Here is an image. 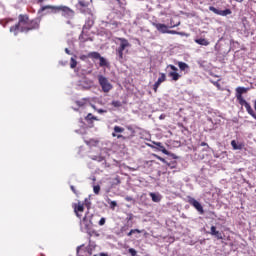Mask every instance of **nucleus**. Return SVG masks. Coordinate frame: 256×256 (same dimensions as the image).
Here are the masks:
<instances>
[{
    "label": "nucleus",
    "instance_id": "1",
    "mask_svg": "<svg viewBox=\"0 0 256 256\" xmlns=\"http://www.w3.org/2000/svg\"><path fill=\"white\" fill-rule=\"evenodd\" d=\"M18 19V24L10 28V33H14V35H17L19 31L21 33H28V31L39 29V25L41 23V19L36 18L30 21L29 16L23 14H20Z\"/></svg>",
    "mask_w": 256,
    "mask_h": 256
},
{
    "label": "nucleus",
    "instance_id": "2",
    "mask_svg": "<svg viewBox=\"0 0 256 256\" xmlns=\"http://www.w3.org/2000/svg\"><path fill=\"white\" fill-rule=\"evenodd\" d=\"M93 227V214H89V211L86 212L82 220H80V229L86 233H91Z\"/></svg>",
    "mask_w": 256,
    "mask_h": 256
},
{
    "label": "nucleus",
    "instance_id": "3",
    "mask_svg": "<svg viewBox=\"0 0 256 256\" xmlns=\"http://www.w3.org/2000/svg\"><path fill=\"white\" fill-rule=\"evenodd\" d=\"M60 11H65V6L46 5L42 6L38 13H44V15H51L52 13H60Z\"/></svg>",
    "mask_w": 256,
    "mask_h": 256
},
{
    "label": "nucleus",
    "instance_id": "4",
    "mask_svg": "<svg viewBox=\"0 0 256 256\" xmlns=\"http://www.w3.org/2000/svg\"><path fill=\"white\" fill-rule=\"evenodd\" d=\"M237 100L239 101V104L242 107H245L248 115H251V117H253V119L256 120V113L255 110H253V108L251 107V104H249V102H247L246 100L243 99V96H236Z\"/></svg>",
    "mask_w": 256,
    "mask_h": 256
},
{
    "label": "nucleus",
    "instance_id": "5",
    "mask_svg": "<svg viewBox=\"0 0 256 256\" xmlns=\"http://www.w3.org/2000/svg\"><path fill=\"white\" fill-rule=\"evenodd\" d=\"M98 81H99V85L102 87V91H104V93H109L113 89V85H111V83H109V80L107 79V77H105L103 75H99Z\"/></svg>",
    "mask_w": 256,
    "mask_h": 256
},
{
    "label": "nucleus",
    "instance_id": "6",
    "mask_svg": "<svg viewBox=\"0 0 256 256\" xmlns=\"http://www.w3.org/2000/svg\"><path fill=\"white\" fill-rule=\"evenodd\" d=\"M79 9L80 12L86 14V15H91L93 17V10H91L89 7V2H86L85 0H79L78 1Z\"/></svg>",
    "mask_w": 256,
    "mask_h": 256
},
{
    "label": "nucleus",
    "instance_id": "7",
    "mask_svg": "<svg viewBox=\"0 0 256 256\" xmlns=\"http://www.w3.org/2000/svg\"><path fill=\"white\" fill-rule=\"evenodd\" d=\"M167 69L172 70L171 72L168 73V77H171L172 81H179V79H181V76L179 75V73H177V71H179V69H177V67H175V65L169 64L167 66Z\"/></svg>",
    "mask_w": 256,
    "mask_h": 256
},
{
    "label": "nucleus",
    "instance_id": "8",
    "mask_svg": "<svg viewBox=\"0 0 256 256\" xmlns=\"http://www.w3.org/2000/svg\"><path fill=\"white\" fill-rule=\"evenodd\" d=\"M188 203L190 205H193L194 208L198 211V213H200V215H203V213H205V210H203V206L195 198L188 197Z\"/></svg>",
    "mask_w": 256,
    "mask_h": 256
},
{
    "label": "nucleus",
    "instance_id": "9",
    "mask_svg": "<svg viewBox=\"0 0 256 256\" xmlns=\"http://www.w3.org/2000/svg\"><path fill=\"white\" fill-rule=\"evenodd\" d=\"M83 211H85V206H83L81 202H78L77 204H75L74 212L78 217V219H81V217H83Z\"/></svg>",
    "mask_w": 256,
    "mask_h": 256
},
{
    "label": "nucleus",
    "instance_id": "10",
    "mask_svg": "<svg viewBox=\"0 0 256 256\" xmlns=\"http://www.w3.org/2000/svg\"><path fill=\"white\" fill-rule=\"evenodd\" d=\"M153 27H155L157 29V31H159V33L165 34L168 33L169 31V26L165 25V24H161V23H152Z\"/></svg>",
    "mask_w": 256,
    "mask_h": 256
},
{
    "label": "nucleus",
    "instance_id": "11",
    "mask_svg": "<svg viewBox=\"0 0 256 256\" xmlns=\"http://www.w3.org/2000/svg\"><path fill=\"white\" fill-rule=\"evenodd\" d=\"M118 41H120L119 47L116 49V51H122L124 52L127 47H130L131 44H129V40L125 38H118Z\"/></svg>",
    "mask_w": 256,
    "mask_h": 256
},
{
    "label": "nucleus",
    "instance_id": "12",
    "mask_svg": "<svg viewBox=\"0 0 256 256\" xmlns=\"http://www.w3.org/2000/svg\"><path fill=\"white\" fill-rule=\"evenodd\" d=\"M166 79H167V76H165V73H161V76L158 78V80L153 85V89H154L155 93H157L159 86L161 85V83H164V81H166Z\"/></svg>",
    "mask_w": 256,
    "mask_h": 256
},
{
    "label": "nucleus",
    "instance_id": "13",
    "mask_svg": "<svg viewBox=\"0 0 256 256\" xmlns=\"http://www.w3.org/2000/svg\"><path fill=\"white\" fill-rule=\"evenodd\" d=\"M210 235H212L213 237H216V239H223V234H221V232L217 231V227H215V226H211Z\"/></svg>",
    "mask_w": 256,
    "mask_h": 256
},
{
    "label": "nucleus",
    "instance_id": "14",
    "mask_svg": "<svg viewBox=\"0 0 256 256\" xmlns=\"http://www.w3.org/2000/svg\"><path fill=\"white\" fill-rule=\"evenodd\" d=\"M91 85H93V82L87 78H83L80 81V87H82L83 89H89L91 88Z\"/></svg>",
    "mask_w": 256,
    "mask_h": 256
},
{
    "label": "nucleus",
    "instance_id": "15",
    "mask_svg": "<svg viewBox=\"0 0 256 256\" xmlns=\"http://www.w3.org/2000/svg\"><path fill=\"white\" fill-rule=\"evenodd\" d=\"M180 71H184L185 73H189V64L185 62H178L177 63Z\"/></svg>",
    "mask_w": 256,
    "mask_h": 256
},
{
    "label": "nucleus",
    "instance_id": "16",
    "mask_svg": "<svg viewBox=\"0 0 256 256\" xmlns=\"http://www.w3.org/2000/svg\"><path fill=\"white\" fill-rule=\"evenodd\" d=\"M249 88L246 87H237L236 88V97H243V93H247Z\"/></svg>",
    "mask_w": 256,
    "mask_h": 256
},
{
    "label": "nucleus",
    "instance_id": "17",
    "mask_svg": "<svg viewBox=\"0 0 256 256\" xmlns=\"http://www.w3.org/2000/svg\"><path fill=\"white\" fill-rule=\"evenodd\" d=\"M93 20L92 19H89L85 25L83 26V30H82V35L83 33H85V31H89V29H91V27H93Z\"/></svg>",
    "mask_w": 256,
    "mask_h": 256
},
{
    "label": "nucleus",
    "instance_id": "18",
    "mask_svg": "<svg viewBox=\"0 0 256 256\" xmlns=\"http://www.w3.org/2000/svg\"><path fill=\"white\" fill-rule=\"evenodd\" d=\"M155 146L159 147V150L162 151L164 153V155H171V153L169 151H167V149H165V146H163V144H161V142H156Z\"/></svg>",
    "mask_w": 256,
    "mask_h": 256
},
{
    "label": "nucleus",
    "instance_id": "19",
    "mask_svg": "<svg viewBox=\"0 0 256 256\" xmlns=\"http://www.w3.org/2000/svg\"><path fill=\"white\" fill-rule=\"evenodd\" d=\"M194 41H195V43H197L198 45H202V46H204V47H207V46L209 45L208 40L205 39V38L195 39Z\"/></svg>",
    "mask_w": 256,
    "mask_h": 256
},
{
    "label": "nucleus",
    "instance_id": "20",
    "mask_svg": "<svg viewBox=\"0 0 256 256\" xmlns=\"http://www.w3.org/2000/svg\"><path fill=\"white\" fill-rule=\"evenodd\" d=\"M95 247H97V245H95V243H89V245L86 247V251L89 255H93V251H95Z\"/></svg>",
    "mask_w": 256,
    "mask_h": 256
},
{
    "label": "nucleus",
    "instance_id": "21",
    "mask_svg": "<svg viewBox=\"0 0 256 256\" xmlns=\"http://www.w3.org/2000/svg\"><path fill=\"white\" fill-rule=\"evenodd\" d=\"M150 197L154 203H159L161 201V195L151 192Z\"/></svg>",
    "mask_w": 256,
    "mask_h": 256
},
{
    "label": "nucleus",
    "instance_id": "22",
    "mask_svg": "<svg viewBox=\"0 0 256 256\" xmlns=\"http://www.w3.org/2000/svg\"><path fill=\"white\" fill-rule=\"evenodd\" d=\"M231 145H232V148L234 149V151H239V150L243 149V146L241 144H237V141H235V140L231 141Z\"/></svg>",
    "mask_w": 256,
    "mask_h": 256
},
{
    "label": "nucleus",
    "instance_id": "23",
    "mask_svg": "<svg viewBox=\"0 0 256 256\" xmlns=\"http://www.w3.org/2000/svg\"><path fill=\"white\" fill-rule=\"evenodd\" d=\"M77 67V56H72L70 58V68L75 69Z\"/></svg>",
    "mask_w": 256,
    "mask_h": 256
},
{
    "label": "nucleus",
    "instance_id": "24",
    "mask_svg": "<svg viewBox=\"0 0 256 256\" xmlns=\"http://www.w3.org/2000/svg\"><path fill=\"white\" fill-rule=\"evenodd\" d=\"M231 9L219 10L218 15L221 17H227V15H231Z\"/></svg>",
    "mask_w": 256,
    "mask_h": 256
},
{
    "label": "nucleus",
    "instance_id": "25",
    "mask_svg": "<svg viewBox=\"0 0 256 256\" xmlns=\"http://www.w3.org/2000/svg\"><path fill=\"white\" fill-rule=\"evenodd\" d=\"M88 57H90L91 59H100L101 54H99V52H90L88 54Z\"/></svg>",
    "mask_w": 256,
    "mask_h": 256
},
{
    "label": "nucleus",
    "instance_id": "26",
    "mask_svg": "<svg viewBox=\"0 0 256 256\" xmlns=\"http://www.w3.org/2000/svg\"><path fill=\"white\" fill-rule=\"evenodd\" d=\"M158 159H159V161H161L162 163H165L168 167H170V169H175V164L174 163L171 164V163L167 162L165 160V158L158 157Z\"/></svg>",
    "mask_w": 256,
    "mask_h": 256
},
{
    "label": "nucleus",
    "instance_id": "27",
    "mask_svg": "<svg viewBox=\"0 0 256 256\" xmlns=\"http://www.w3.org/2000/svg\"><path fill=\"white\" fill-rule=\"evenodd\" d=\"M65 15L68 17H74L75 12L73 10H70L69 7H65Z\"/></svg>",
    "mask_w": 256,
    "mask_h": 256
},
{
    "label": "nucleus",
    "instance_id": "28",
    "mask_svg": "<svg viewBox=\"0 0 256 256\" xmlns=\"http://www.w3.org/2000/svg\"><path fill=\"white\" fill-rule=\"evenodd\" d=\"M100 63L99 66L100 67H107V60L105 58H103V56H100V58H98Z\"/></svg>",
    "mask_w": 256,
    "mask_h": 256
},
{
    "label": "nucleus",
    "instance_id": "29",
    "mask_svg": "<svg viewBox=\"0 0 256 256\" xmlns=\"http://www.w3.org/2000/svg\"><path fill=\"white\" fill-rule=\"evenodd\" d=\"M85 119H86L87 121H99V119H97V117L93 116V114H91V113H89V114L85 117Z\"/></svg>",
    "mask_w": 256,
    "mask_h": 256
},
{
    "label": "nucleus",
    "instance_id": "30",
    "mask_svg": "<svg viewBox=\"0 0 256 256\" xmlns=\"http://www.w3.org/2000/svg\"><path fill=\"white\" fill-rule=\"evenodd\" d=\"M116 55L118 57V61H123V51L116 50Z\"/></svg>",
    "mask_w": 256,
    "mask_h": 256
},
{
    "label": "nucleus",
    "instance_id": "31",
    "mask_svg": "<svg viewBox=\"0 0 256 256\" xmlns=\"http://www.w3.org/2000/svg\"><path fill=\"white\" fill-rule=\"evenodd\" d=\"M123 131H125V128L120 127V126H115L114 127V132L115 133H123Z\"/></svg>",
    "mask_w": 256,
    "mask_h": 256
},
{
    "label": "nucleus",
    "instance_id": "32",
    "mask_svg": "<svg viewBox=\"0 0 256 256\" xmlns=\"http://www.w3.org/2000/svg\"><path fill=\"white\" fill-rule=\"evenodd\" d=\"M111 104L113 105V107H121L123 105L119 100H114Z\"/></svg>",
    "mask_w": 256,
    "mask_h": 256
},
{
    "label": "nucleus",
    "instance_id": "33",
    "mask_svg": "<svg viewBox=\"0 0 256 256\" xmlns=\"http://www.w3.org/2000/svg\"><path fill=\"white\" fill-rule=\"evenodd\" d=\"M100 191H101V186L96 185L93 187V192L95 193V195H99Z\"/></svg>",
    "mask_w": 256,
    "mask_h": 256
},
{
    "label": "nucleus",
    "instance_id": "34",
    "mask_svg": "<svg viewBox=\"0 0 256 256\" xmlns=\"http://www.w3.org/2000/svg\"><path fill=\"white\" fill-rule=\"evenodd\" d=\"M84 203H85V205H86V207H87V209H88V211H89V209H91V199L86 198V199L84 200Z\"/></svg>",
    "mask_w": 256,
    "mask_h": 256
},
{
    "label": "nucleus",
    "instance_id": "35",
    "mask_svg": "<svg viewBox=\"0 0 256 256\" xmlns=\"http://www.w3.org/2000/svg\"><path fill=\"white\" fill-rule=\"evenodd\" d=\"M209 11H212V13H215V15H219L220 10L215 8L214 6H210Z\"/></svg>",
    "mask_w": 256,
    "mask_h": 256
},
{
    "label": "nucleus",
    "instance_id": "36",
    "mask_svg": "<svg viewBox=\"0 0 256 256\" xmlns=\"http://www.w3.org/2000/svg\"><path fill=\"white\" fill-rule=\"evenodd\" d=\"M134 233H141V230L139 229H132L130 230V232H128V237H131V235H133Z\"/></svg>",
    "mask_w": 256,
    "mask_h": 256
},
{
    "label": "nucleus",
    "instance_id": "37",
    "mask_svg": "<svg viewBox=\"0 0 256 256\" xmlns=\"http://www.w3.org/2000/svg\"><path fill=\"white\" fill-rule=\"evenodd\" d=\"M128 253H130V255H132V256H137V250H135L134 248H130L128 250Z\"/></svg>",
    "mask_w": 256,
    "mask_h": 256
},
{
    "label": "nucleus",
    "instance_id": "38",
    "mask_svg": "<svg viewBox=\"0 0 256 256\" xmlns=\"http://www.w3.org/2000/svg\"><path fill=\"white\" fill-rule=\"evenodd\" d=\"M167 33H168L169 35H181L180 32H177V31H175V30H168Z\"/></svg>",
    "mask_w": 256,
    "mask_h": 256
},
{
    "label": "nucleus",
    "instance_id": "39",
    "mask_svg": "<svg viewBox=\"0 0 256 256\" xmlns=\"http://www.w3.org/2000/svg\"><path fill=\"white\" fill-rule=\"evenodd\" d=\"M110 207H111V209H114L115 207H117V201H111Z\"/></svg>",
    "mask_w": 256,
    "mask_h": 256
},
{
    "label": "nucleus",
    "instance_id": "40",
    "mask_svg": "<svg viewBox=\"0 0 256 256\" xmlns=\"http://www.w3.org/2000/svg\"><path fill=\"white\" fill-rule=\"evenodd\" d=\"M105 221H106L105 218H101V219H100V221H99L100 227H103V225H105Z\"/></svg>",
    "mask_w": 256,
    "mask_h": 256
},
{
    "label": "nucleus",
    "instance_id": "41",
    "mask_svg": "<svg viewBox=\"0 0 256 256\" xmlns=\"http://www.w3.org/2000/svg\"><path fill=\"white\" fill-rule=\"evenodd\" d=\"M125 201H133V203H135V200L131 196H126Z\"/></svg>",
    "mask_w": 256,
    "mask_h": 256
},
{
    "label": "nucleus",
    "instance_id": "42",
    "mask_svg": "<svg viewBox=\"0 0 256 256\" xmlns=\"http://www.w3.org/2000/svg\"><path fill=\"white\" fill-rule=\"evenodd\" d=\"M201 147H207V149H209V144H207L206 142H201Z\"/></svg>",
    "mask_w": 256,
    "mask_h": 256
},
{
    "label": "nucleus",
    "instance_id": "43",
    "mask_svg": "<svg viewBox=\"0 0 256 256\" xmlns=\"http://www.w3.org/2000/svg\"><path fill=\"white\" fill-rule=\"evenodd\" d=\"M70 189H71V191H73V193L75 194V195H77V190L75 189V186H70Z\"/></svg>",
    "mask_w": 256,
    "mask_h": 256
},
{
    "label": "nucleus",
    "instance_id": "44",
    "mask_svg": "<svg viewBox=\"0 0 256 256\" xmlns=\"http://www.w3.org/2000/svg\"><path fill=\"white\" fill-rule=\"evenodd\" d=\"M126 220L132 221L133 220V214H128Z\"/></svg>",
    "mask_w": 256,
    "mask_h": 256
},
{
    "label": "nucleus",
    "instance_id": "45",
    "mask_svg": "<svg viewBox=\"0 0 256 256\" xmlns=\"http://www.w3.org/2000/svg\"><path fill=\"white\" fill-rule=\"evenodd\" d=\"M76 103H77V105H78L79 107H83V105H84V103L81 102V101H77Z\"/></svg>",
    "mask_w": 256,
    "mask_h": 256
},
{
    "label": "nucleus",
    "instance_id": "46",
    "mask_svg": "<svg viewBox=\"0 0 256 256\" xmlns=\"http://www.w3.org/2000/svg\"><path fill=\"white\" fill-rule=\"evenodd\" d=\"M97 111H98V113H100V114H101V113H107V110H103V109H98Z\"/></svg>",
    "mask_w": 256,
    "mask_h": 256
},
{
    "label": "nucleus",
    "instance_id": "47",
    "mask_svg": "<svg viewBox=\"0 0 256 256\" xmlns=\"http://www.w3.org/2000/svg\"><path fill=\"white\" fill-rule=\"evenodd\" d=\"M116 137H117V139H125V136H123L121 134L117 135Z\"/></svg>",
    "mask_w": 256,
    "mask_h": 256
},
{
    "label": "nucleus",
    "instance_id": "48",
    "mask_svg": "<svg viewBox=\"0 0 256 256\" xmlns=\"http://www.w3.org/2000/svg\"><path fill=\"white\" fill-rule=\"evenodd\" d=\"M115 181H116V183L119 185V183H121V180L119 179V176H117L116 178H115Z\"/></svg>",
    "mask_w": 256,
    "mask_h": 256
},
{
    "label": "nucleus",
    "instance_id": "49",
    "mask_svg": "<svg viewBox=\"0 0 256 256\" xmlns=\"http://www.w3.org/2000/svg\"><path fill=\"white\" fill-rule=\"evenodd\" d=\"M159 119H160V120L165 119V114L160 115V116H159Z\"/></svg>",
    "mask_w": 256,
    "mask_h": 256
},
{
    "label": "nucleus",
    "instance_id": "50",
    "mask_svg": "<svg viewBox=\"0 0 256 256\" xmlns=\"http://www.w3.org/2000/svg\"><path fill=\"white\" fill-rule=\"evenodd\" d=\"M180 23L176 24V25H172L170 26V29H173V27H179Z\"/></svg>",
    "mask_w": 256,
    "mask_h": 256
},
{
    "label": "nucleus",
    "instance_id": "51",
    "mask_svg": "<svg viewBox=\"0 0 256 256\" xmlns=\"http://www.w3.org/2000/svg\"><path fill=\"white\" fill-rule=\"evenodd\" d=\"M173 159H177V156L175 154H170Z\"/></svg>",
    "mask_w": 256,
    "mask_h": 256
},
{
    "label": "nucleus",
    "instance_id": "52",
    "mask_svg": "<svg viewBox=\"0 0 256 256\" xmlns=\"http://www.w3.org/2000/svg\"><path fill=\"white\" fill-rule=\"evenodd\" d=\"M87 57H89V56L83 55V56H81V59H87Z\"/></svg>",
    "mask_w": 256,
    "mask_h": 256
},
{
    "label": "nucleus",
    "instance_id": "53",
    "mask_svg": "<svg viewBox=\"0 0 256 256\" xmlns=\"http://www.w3.org/2000/svg\"><path fill=\"white\" fill-rule=\"evenodd\" d=\"M65 53H67L69 55V49H65Z\"/></svg>",
    "mask_w": 256,
    "mask_h": 256
},
{
    "label": "nucleus",
    "instance_id": "54",
    "mask_svg": "<svg viewBox=\"0 0 256 256\" xmlns=\"http://www.w3.org/2000/svg\"><path fill=\"white\" fill-rule=\"evenodd\" d=\"M112 137H117V134L115 132L112 133Z\"/></svg>",
    "mask_w": 256,
    "mask_h": 256
},
{
    "label": "nucleus",
    "instance_id": "55",
    "mask_svg": "<svg viewBox=\"0 0 256 256\" xmlns=\"http://www.w3.org/2000/svg\"><path fill=\"white\" fill-rule=\"evenodd\" d=\"M238 3H243V0H236Z\"/></svg>",
    "mask_w": 256,
    "mask_h": 256
},
{
    "label": "nucleus",
    "instance_id": "56",
    "mask_svg": "<svg viewBox=\"0 0 256 256\" xmlns=\"http://www.w3.org/2000/svg\"><path fill=\"white\" fill-rule=\"evenodd\" d=\"M43 1H45V0H38L39 3H43Z\"/></svg>",
    "mask_w": 256,
    "mask_h": 256
},
{
    "label": "nucleus",
    "instance_id": "57",
    "mask_svg": "<svg viewBox=\"0 0 256 256\" xmlns=\"http://www.w3.org/2000/svg\"><path fill=\"white\" fill-rule=\"evenodd\" d=\"M79 39H83V34H82V35H80Z\"/></svg>",
    "mask_w": 256,
    "mask_h": 256
},
{
    "label": "nucleus",
    "instance_id": "58",
    "mask_svg": "<svg viewBox=\"0 0 256 256\" xmlns=\"http://www.w3.org/2000/svg\"><path fill=\"white\" fill-rule=\"evenodd\" d=\"M67 23H68V25H71V21H68Z\"/></svg>",
    "mask_w": 256,
    "mask_h": 256
},
{
    "label": "nucleus",
    "instance_id": "59",
    "mask_svg": "<svg viewBox=\"0 0 256 256\" xmlns=\"http://www.w3.org/2000/svg\"><path fill=\"white\" fill-rule=\"evenodd\" d=\"M82 41H87V40H82Z\"/></svg>",
    "mask_w": 256,
    "mask_h": 256
},
{
    "label": "nucleus",
    "instance_id": "60",
    "mask_svg": "<svg viewBox=\"0 0 256 256\" xmlns=\"http://www.w3.org/2000/svg\"><path fill=\"white\" fill-rule=\"evenodd\" d=\"M94 256H97V254H95Z\"/></svg>",
    "mask_w": 256,
    "mask_h": 256
}]
</instances>
